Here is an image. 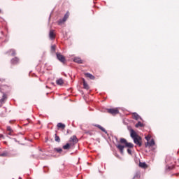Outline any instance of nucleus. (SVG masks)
<instances>
[{
  "label": "nucleus",
  "mask_w": 179,
  "mask_h": 179,
  "mask_svg": "<svg viewBox=\"0 0 179 179\" xmlns=\"http://www.w3.org/2000/svg\"><path fill=\"white\" fill-rule=\"evenodd\" d=\"M130 136L131 138L134 140V142L136 145H138V146H142V142L141 141L142 140V138L135 132V130L131 129L130 130Z\"/></svg>",
  "instance_id": "1"
},
{
  "label": "nucleus",
  "mask_w": 179,
  "mask_h": 179,
  "mask_svg": "<svg viewBox=\"0 0 179 179\" xmlns=\"http://www.w3.org/2000/svg\"><path fill=\"white\" fill-rule=\"evenodd\" d=\"M108 113H109V114H112V115H117L119 111L117 108H110L108 109Z\"/></svg>",
  "instance_id": "2"
},
{
  "label": "nucleus",
  "mask_w": 179,
  "mask_h": 179,
  "mask_svg": "<svg viewBox=\"0 0 179 179\" xmlns=\"http://www.w3.org/2000/svg\"><path fill=\"white\" fill-rule=\"evenodd\" d=\"M69 17V13H66L62 20H59L58 22L59 24H62L64 22H66L67 19Z\"/></svg>",
  "instance_id": "3"
},
{
  "label": "nucleus",
  "mask_w": 179,
  "mask_h": 179,
  "mask_svg": "<svg viewBox=\"0 0 179 179\" xmlns=\"http://www.w3.org/2000/svg\"><path fill=\"white\" fill-rule=\"evenodd\" d=\"M56 55L57 59H59L60 62H62L63 64L65 63V57H64V55H62L61 53H57Z\"/></svg>",
  "instance_id": "4"
},
{
  "label": "nucleus",
  "mask_w": 179,
  "mask_h": 179,
  "mask_svg": "<svg viewBox=\"0 0 179 179\" xmlns=\"http://www.w3.org/2000/svg\"><path fill=\"white\" fill-rule=\"evenodd\" d=\"M132 118L134 120H136V121H139V120H142V117H141V116H139V115H138V113H132Z\"/></svg>",
  "instance_id": "5"
},
{
  "label": "nucleus",
  "mask_w": 179,
  "mask_h": 179,
  "mask_svg": "<svg viewBox=\"0 0 179 179\" xmlns=\"http://www.w3.org/2000/svg\"><path fill=\"white\" fill-rule=\"evenodd\" d=\"M7 96L6 94H3L2 99H0V107H2V106L5 103V100H6Z\"/></svg>",
  "instance_id": "6"
},
{
  "label": "nucleus",
  "mask_w": 179,
  "mask_h": 179,
  "mask_svg": "<svg viewBox=\"0 0 179 179\" xmlns=\"http://www.w3.org/2000/svg\"><path fill=\"white\" fill-rule=\"evenodd\" d=\"M116 147L117 148V149H119L120 153L122 155V153H124V148H125V146L121 144H118L116 145Z\"/></svg>",
  "instance_id": "7"
},
{
  "label": "nucleus",
  "mask_w": 179,
  "mask_h": 179,
  "mask_svg": "<svg viewBox=\"0 0 179 179\" xmlns=\"http://www.w3.org/2000/svg\"><path fill=\"white\" fill-rule=\"evenodd\" d=\"M49 37L50 40H54L55 38V34H54V30H50L49 33Z\"/></svg>",
  "instance_id": "8"
},
{
  "label": "nucleus",
  "mask_w": 179,
  "mask_h": 179,
  "mask_svg": "<svg viewBox=\"0 0 179 179\" xmlns=\"http://www.w3.org/2000/svg\"><path fill=\"white\" fill-rule=\"evenodd\" d=\"M70 142H73V143H78V138L76 136H73L70 138Z\"/></svg>",
  "instance_id": "9"
},
{
  "label": "nucleus",
  "mask_w": 179,
  "mask_h": 179,
  "mask_svg": "<svg viewBox=\"0 0 179 179\" xmlns=\"http://www.w3.org/2000/svg\"><path fill=\"white\" fill-rule=\"evenodd\" d=\"M11 64L13 65H16V64H19V59L17 57H15L11 60Z\"/></svg>",
  "instance_id": "10"
},
{
  "label": "nucleus",
  "mask_w": 179,
  "mask_h": 179,
  "mask_svg": "<svg viewBox=\"0 0 179 179\" xmlns=\"http://www.w3.org/2000/svg\"><path fill=\"white\" fill-rule=\"evenodd\" d=\"M145 146H155V140L152 139L150 141H148Z\"/></svg>",
  "instance_id": "11"
},
{
  "label": "nucleus",
  "mask_w": 179,
  "mask_h": 179,
  "mask_svg": "<svg viewBox=\"0 0 179 179\" xmlns=\"http://www.w3.org/2000/svg\"><path fill=\"white\" fill-rule=\"evenodd\" d=\"M85 76L87 78H89V79H91L92 80H94V76L92 75L90 73H86Z\"/></svg>",
  "instance_id": "12"
},
{
  "label": "nucleus",
  "mask_w": 179,
  "mask_h": 179,
  "mask_svg": "<svg viewBox=\"0 0 179 179\" xmlns=\"http://www.w3.org/2000/svg\"><path fill=\"white\" fill-rule=\"evenodd\" d=\"M73 62H76L77 64H82V59L80 57H74Z\"/></svg>",
  "instance_id": "13"
},
{
  "label": "nucleus",
  "mask_w": 179,
  "mask_h": 179,
  "mask_svg": "<svg viewBox=\"0 0 179 179\" xmlns=\"http://www.w3.org/2000/svg\"><path fill=\"white\" fill-rule=\"evenodd\" d=\"M139 167H141V169H146V167H148V165L145 162H139Z\"/></svg>",
  "instance_id": "14"
},
{
  "label": "nucleus",
  "mask_w": 179,
  "mask_h": 179,
  "mask_svg": "<svg viewBox=\"0 0 179 179\" xmlns=\"http://www.w3.org/2000/svg\"><path fill=\"white\" fill-rule=\"evenodd\" d=\"M57 85H59V86H62V85H64V80L62 78H59V80H56Z\"/></svg>",
  "instance_id": "15"
},
{
  "label": "nucleus",
  "mask_w": 179,
  "mask_h": 179,
  "mask_svg": "<svg viewBox=\"0 0 179 179\" xmlns=\"http://www.w3.org/2000/svg\"><path fill=\"white\" fill-rule=\"evenodd\" d=\"M96 127H97V128H99V129H101V131H102V132H106V133H107V131H106V129H104V127L100 126V124H96Z\"/></svg>",
  "instance_id": "16"
},
{
  "label": "nucleus",
  "mask_w": 179,
  "mask_h": 179,
  "mask_svg": "<svg viewBox=\"0 0 179 179\" xmlns=\"http://www.w3.org/2000/svg\"><path fill=\"white\" fill-rule=\"evenodd\" d=\"M71 148V144L69 143H66L65 145L63 146V149H64V150H68V149H69Z\"/></svg>",
  "instance_id": "17"
},
{
  "label": "nucleus",
  "mask_w": 179,
  "mask_h": 179,
  "mask_svg": "<svg viewBox=\"0 0 179 179\" xmlns=\"http://www.w3.org/2000/svg\"><path fill=\"white\" fill-rule=\"evenodd\" d=\"M57 127L62 129H65V124L62 123H58Z\"/></svg>",
  "instance_id": "18"
},
{
  "label": "nucleus",
  "mask_w": 179,
  "mask_h": 179,
  "mask_svg": "<svg viewBox=\"0 0 179 179\" xmlns=\"http://www.w3.org/2000/svg\"><path fill=\"white\" fill-rule=\"evenodd\" d=\"M135 127H136V128H139V127H143V123H142L141 122H138V123L136 124Z\"/></svg>",
  "instance_id": "19"
},
{
  "label": "nucleus",
  "mask_w": 179,
  "mask_h": 179,
  "mask_svg": "<svg viewBox=\"0 0 179 179\" xmlns=\"http://www.w3.org/2000/svg\"><path fill=\"white\" fill-rule=\"evenodd\" d=\"M10 55H12V57H14V55H16V51L13 49L10 50Z\"/></svg>",
  "instance_id": "20"
},
{
  "label": "nucleus",
  "mask_w": 179,
  "mask_h": 179,
  "mask_svg": "<svg viewBox=\"0 0 179 179\" xmlns=\"http://www.w3.org/2000/svg\"><path fill=\"white\" fill-rule=\"evenodd\" d=\"M125 146L127 148H134V144H132L131 143L127 142L125 144Z\"/></svg>",
  "instance_id": "21"
},
{
  "label": "nucleus",
  "mask_w": 179,
  "mask_h": 179,
  "mask_svg": "<svg viewBox=\"0 0 179 179\" xmlns=\"http://www.w3.org/2000/svg\"><path fill=\"white\" fill-rule=\"evenodd\" d=\"M55 141L56 142H61V138H59V136H57V134H55Z\"/></svg>",
  "instance_id": "22"
},
{
  "label": "nucleus",
  "mask_w": 179,
  "mask_h": 179,
  "mask_svg": "<svg viewBox=\"0 0 179 179\" xmlns=\"http://www.w3.org/2000/svg\"><path fill=\"white\" fill-rule=\"evenodd\" d=\"M83 86H84V89H86L87 90H88L89 85H87L85 81L83 82Z\"/></svg>",
  "instance_id": "23"
},
{
  "label": "nucleus",
  "mask_w": 179,
  "mask_h": 179,
  "mask_svg": "<svg viewBox=\"0 0 179 179\" xmlns=\"http://www.w3.org/2000/svg\"><path fill=\"white\" fill-rule=\"evenodd\" d=\"M120 143H124V145H126L127 144V139L120 138Z\"/></svg>",
  "instance_id": "24"
},
{
  "label": "nucleus",
  "mask_w": 179,
  "mask_h": 179,
  "mask_svg": "<svg viewBox=\"0 0 179 179\" xmlns=\"http://www.w3.org/2000/svg\"><path fill=\"white\" fill-rule=\"evenodd\" d=\"M7 132H13V130L12 129V127H10V126L7 127Z\"/></svg>",
  "instance_id": "25"
},
{
  "label": "nucleus",
  "mask_w": 179,
  "mask_h": 179,
  "mask_svg": "<svg viewBox=\"0 0 179 179\" xmlns=\"http://www.w3.org/2000/svg\"><path fill=\"white\" fill-rule=\"evenodd\" d=\"M55 152L57 153H61L62 152V148H55Z\"/></svg>",
  "instance_id": "26"
},
{
  "label": "nucleus",
  "mask_w": 179,
  "mask_h": 179,
  "mask_svg": "<svg viewBox=\"0 0 179 179\" xmlns=\"http://www.w3.org/2000/svg\"><path fill=\"white\" fill-rule=\"evenodd\" d=\"M6 135H9L10 136H13V131H6Z\"/></svg>",
  "instance_id": "27"
},
{
  "label": "nucleus",
  "mask_w": 179,
  "mask_h": 179,
  "mask_svg": "<svg viewBox=\"0 0 179 179\" xmlns=\"http://www.w3.org/2000/svg\"><path fill=\"white\" fill-rule=\"evenodd\" d=\"M51 50H52L53 52H55V45H52V47H51Z\"/></svg>",
  "instance_id": "28"
},
{
  "label": "nucleus",
  "mask_w": 179,
  "mask_h": 179,
  "mask_svg": "<svg viewBox=\"0 0 179 179\" xmlns=\"http://www.w3.org/2000/svg\"><path fill=\"white\" fill-rule=\"evenodd\" d=\"M127 153L129 154V155H132V150H131V149H127Z\"/></svg>",
  "instance_id": "29"
},
{
  "label": "nucleus",
  "mask_w": 179,
  "mask_h": 179,
  "mask_svg": "<svg viewBox=\"0 0 179 179\" xmlns=\"http://www.w3.org/2000/svg\"><path fill=\"white\" fill-rule=\"evenodd\" d=\"M145 139L148 141V142H149V141H150V136H145Z\"/></svg>",
  "instance_id": "30"
},
{
  "label": "nucleus",
  "mask_w": 179,
  "mask_h": 179,
  "mask_svg": "<svg viewBox=\"0 0 179 179\" xmlns=\"http://www.w3.org/2000/svg\"><path fill=\"white\" fill-rule=\"evenodd\" d=\"M173 169V167L171 166H168V170H171Z\"/></svg>",
  "instance_id": "31"
},
{
  "label": "nucleus",
  "mask_w": 179,
  "mask_h": 179,
  "mask_svg": "<svg viewBox=\"0 0 179 179\" xmlns=\"http://www.w3.org/2000/svg\"><path fill=\"white\" fill-rule=\"evenodd\" d=\"M3 138V134H0V138Z\"/></svg>",
  "instance_id": "32"
},
{
  "label": "nucleus",
  "mask_w": 179,
  "mask_h": 179,
  "mask_svg": "<svg viewBox=\"0 0 179 179\" xmlns=\"http://www.w3.org/2000/svg\"><path fill=\"white\" fill-rule=\"evenodd\" d=\"M0 156H1V157H3V156H5V154H0Z\"/></svg>",
  "instance_id": "33"
},
{
  "label": "nucleus",
  "mask_w": 179,
  "mask_h": 179,
  "mask_svg": "<svg viewBox=\"0 0 179 179\" xmlns=\"http://www.w3.org/2000/svg\"><path fill=\"white\" fill-rule=\"evenodd\" d=\"M0 12H1V10H0Z\"/></svg>",
  "instance_id": "34"
}]
</instances>
